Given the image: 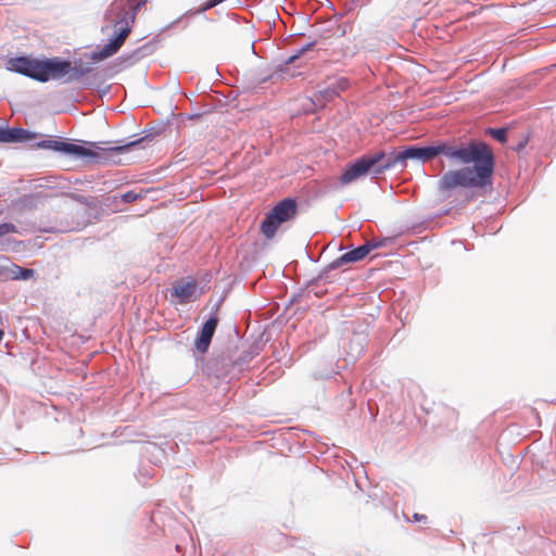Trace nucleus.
<instances>
[{
    "mask_svg": "<svg viewBox=\"0 0 556 556\" xmlns=\"http://www.w3.org/2000/svg\"><path fill=\"white\" fill-rule=\"evenodd\" d=\"M313 46V43H308L307 46L301 48L299 50V52L294 55H292L290 59H289V62H293L295 59H298L301 54H303L305 51H307L308 49H311V47Z\"/></svg>",
    "mask_w": 556,
    "mask_h": 556,
    "instance_id": "nucleus-18",
    "label": "nucleus"
},
{
    "mask_svg": "<svg viewBox=\"0 0 556 556\" xmlns=\"http://www.w3.org/2000/svg\"><path fill=\"white\" fill-rule=\"evenodd\" d=\"M140 195L138 193H136L135 191H127L126 193H124L122 195V199L124 200V202L126 203H130V202H134L136 201L137 199H139Z\"/></svg>",
    "mask_w": 556,
    "mask_h": 556,
    "instance_id": "nucleus-17",
    "label": "nucleus"
},
{
    "mask_svg": "<svg viewBox=\"0 0 556 556\" xmlns=\"http://www.w3.org/2000/svg\"><path fill=\"white\" fill-rule=\"evenodd\" d=\"M490 132L492 135V137L500 141V142H506L507 140V132H506V129L504 128H495V129H490Z\"/></svg>",
    "mask_w": 556,
    "mask_h": 556,
    "instance_id": "nucleus-13",
    "label": "nucleus"
},
{
    "mask_svg": "<svg viewBox=\"0 0 556 556\" xmlns=\"http://www.w3.org/2000/svg\"><path fill=\"white\" fill-rule=\"evenodd\" d=\"M349 80L345 77L338 78L331 86L338 90V94L349 88Z\"/></svg>",
    "mask_w": 556,
    "mask_h": 556,
    "instance_id": "nucleus-15",
    "label": "nucleus"
},
{
    "mask_svg": "<svg viewBox=\"0 0 556 556\" xmlns=\"http://www.w3.org/2000/svg\"><path fill=\"white\" fill-rule=\"evenodd\" d=\"M136 144H137V142H130L128 144H124V146H119V147H114V148L110 149V152L121 154V153H123L125 151H128L129 149H131Z\"/></svg>",
    "mask_w": 556,
    "mask_h": 556,
    "instance_id": "nucleus-16",
    "label": "nucleus"
},
{
    "mask_svg": "<svg viewBox=\"0 0 556 556\" xmlns=\"http://www.w3.org/2000/svg\"><path fill=\"white\" fill-rule=\"evenodd\" d=\"M10 139H12V137H10L9 132H3V129L0 128V142L8 141Z\"/></svg>",
    "mask_w": 556,
    "mask_h": 556,
    "instance_id": "nucleus-20",
    "label": "nucleus"
},
{
    "mask_svg": "<svg viewBox=\"0 0 556 556\" xmlns=\"http://www.w3.org/2000/svg\"><path fill=\"white\" fill-rule=\"evenodd\" d=\"M15 232H17V228L14 224H12V223L0 224V238L7 236L9 233H15Z\"/></svg>",
    "mask_w": 556,
    "mask_h": 556,
    "instance_id": "nucleus-14",
    "label": "nucleus"
},
{
    "mask_svg": "<svg viewBox=\"0 0 556 556\" xmlns=\"http://www.w3.org/2000/svg\"><path fill=\"white\" fill-rule=\"evenodd\" d=\"M387 159L388 155L383 151L362 156L355 163L345 167L340 177L341 184H351L357 178L365 176L370 170H372V174L375 175H380L381 173H376V170L387 161Z\"/></svg>",
    "mask_w": 556,
    "mask_h": 556,
    "instance_id": "nucleus-6",
    "label": "nucleus"
},
{
    "mask_svg": "<svg viewBox=\"0 0 556 556\" xmlns=\"http://www.w3.org/2000/svg\"><path fill=\"white\" fill-rule=\"evenodd\" d=\"M218 325V317L216 315L211 316L203 325L200 336L195 340V348L199 352L204 353L207 351L213 334Z\"/></svg>",
    "mask_w": 556,
    "mask_h": 556,
    "instance_id": "nucleus-10",
    "label": "nucleus"
},
{
    "mask_svg": "<svg viewBox=\"0 0 556 556\" xmlns=\"http://www.w3.org/2000/svg\"><path fill=\"white\" fill-rule=\"evenodd\" d=\"M141 3L131 7L129 3L122 1L121 3L114 2L108 11L109 18L114 16L111 21L118 27L117 35L104 45L98 52L93 53L92 59L97 61L104 60L115 54L123 46L131 31V27L136 20L137 11Z\"/></svg>",
    "mask_w": 556,
    "mask_h": 556,
    "instance_id": "nucleus-3",
    "label": "nucleus"
},
{
    "mask_svg": "<svg viewBox=\"0 0 556 556\" xmlns=\"http://www.w3.org/2000/svg\"><path fill=\"white\" fill-rule=\"evenodd\" d=\"M8 68L41 83L50 79H61L65 75H70V79H78L90 72L88 66L72 67L70 61L58 58L47 60L27 56L14 58L9 60Z\"/></svg>",
    "mask_w": 556,
    "mask_h": 556,
    "instance_id": "nucleus-2",
    "label": "nucleus"
},
{
    "mask_svg": "<svg viewBox=\"0 0 556 556\" xmlns=\"http://www.w3.org/2000/svg\"><path fill=\"white\" fill-rule=\"evenodd\" d=\"M413 519L418 522H420V521L425 522L427 520V516L420 515V514H414Z\"/></svg>",
    "mask_w": 556,
    "mask_h": 556,
    "instance_id": "nucleus-21",
    "label": "nucleus"
},
{
    "mask_svg": "<svg viewBox=\"0 0 556 556\" xmlns=\"http://www.w3.org/2000/svg\"><path fill=\"white\" fill-rule=\"evenodd\" d=\"M338 96V90L333 89L332 86H328L324 89L318 90L313 97V103L323 108L327 102L333 100Z\"/></svg>",
    "mask_w": 556,
    "mask_h": 556,
    "instance_id": "nucleus-11",
    "label": "nucleus"
},
{
    "mask_svg": "<svg viewBox=\"0 0 556 556\" xmlns=\"http://www.w3.org/2000/svg\"><path fill=\"white\" fill-rule=\"evenodd\" d=\"M141 3L131 7L129 3L122 1L121 3L114 2L108 11L109 18L114 16L111 21L118 27L117 35L104 45L98 52L93 53L92 59L97 61L104 60L115 54L123 46L131 31V27L136 20L137 11Z\"/></svg>",
    "mask_w": 556,
    "mask_h": 556,
    "instance_id": "nucleus-4",
    "label": "nucleus"
},
{
    "mask_svg": "<svg viewBox=\"0 0 556 556\" xmlns=\"http://www.w3.org/2000/svg\"><path fill=\"white\" fill-rule=\"evenodd\" d=\"M200 294L198 281L193 278L178 280L170 289V296L177 299L180 304L194 301Z\"/></svg>",
    "mask_w": 556,
    "mask_h": 556,
    "instance_id": "nucleus-7",
    "label": "nucleus"
},
{
    "mask_svg": "<svg viewBox=\"0 0 556 556\" xmlns=\"http://www.w3.org/2000/svg\"><path fill=\"white\" fill-rule=\"evenodd\" d=\"M439 154H444L452 162L465 166L447 170L439 180L440 191H452L456 188H483L492 184L494 159L489 147L483 142L469 143L442 142L429 147H409L402 152L388 155L387 161L376 173H384L399 162L408 159L428 162Z\"/></svg>",
    "mask_w": 556,
    "mask_h": 556,
    "instance_id": "nucleus-1",
    "label": "nucleus"
},
{
    "mask_svg": "<svg viewBox=\"0 0 556 556\" xmlns=\"http://www.w3.org/2000/svg\"><path fill=\"white\" fill-rule=\"evenodd\" d=\"M41 148L50 149L65 154H75L79 156H93L94 153L85 147L70 143L63 140H45L38 144Z\"/></svg>",
    "mask_w": 556,
    "mask_h": 556,
    "instance_id": "nucleus-8",
    "label": "nucleus"
},
{
    "mask_svg": "<svg viewBox=\"0 0 556 556\" xmlns=\"http://www.w3.org/2000/svg\"><path fill=\"white\" fill-rule=\"evenodd\" d=\"M3 132H9L12 139L7 142L20 141L25 138V130L21 128L3 129Z\"/></svg>",
    "mask_w": 556,
    "mask_h": 556,
    "instance_id": "nucleus-12",
    "label": "nucleus"
},
{
    "mask_svg": "<svg viewBox=\"0 0 556 556\" xmlns=\"http://www.w3.org/2000/svg\"><path fill=\"white\" fill-rule=\"evenodd\" d=\"M296 214L298 204L294 199L286 198L279 201L261 223L262 235L266 239L271 240L276 236L278 228L282 224L292 220Z\"/></svg>",
    "mask_w": 556,
    "mask_h": 556,
    "instance_id": "nucleus-5",
    "label": "nucleus"
},
{
    "mask_svg": "<svg viewBox=\"0 0 556 556\" xmlns=\"http://www.w3.org/2000/svg\"><path fill=\"white\" fill-rule=\"evenodd\" d=\"M378 247V244H370L369 242L356 248V249H353L344 254H342L341 256H339L338 258H336L333 262L330 263L329 267L332 268V269H336V268H339L345 264H349V263H355V262H358V261H362L364 260L368 253L374 249Z\"/></svg>",
    "mask_w": 556,
    "mask_h": 556,
    "instance_id": "nucleus-9",
    "label": "nucleus"
},
{
    "mask_svg": "<svg viewBox=\"0 0 556 556\" xmlns=\"http://www.w3.org/2000/svg\"><path fill=\"white\" fill-rule=\"evenodd\" d=\"M31 276H33V270L25 268V269H21V275L18 276V278L27 279Z\"/></svg>",
    "mask_w": 556,
    "mask_h": 556,
    "instance_id": "nucleus-19",
    "label": "nucleus"
},
{
    "mask_svg": "<svg viewBox=\"0 0 556 556\" xmlns=\"http://www.w3.org/2000/svg\"><path fill=\"white\" fill-rule=\"evenodd\" d=\"M3 334H4V333H3V331L0 329V341H1V340H2V338H3Z\"/></svg>",
    "mask_w": 556,
    "mask_h": 556,
    "instance_id": "nucleus-22",
    "label": "nucleus"
}]
</instances>
